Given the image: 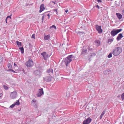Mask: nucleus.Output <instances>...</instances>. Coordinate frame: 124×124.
Segmentation results:
<instances>
[{
    "label": "nucleus",
    "mask_w": 124,
    "mask_h": 124,
    "mask_svg": "<svg viewBox=\"0 0 124 124\" xmlns=\"http://www.w3.org/2000/svg\"><path fill=\"white\" fill-rule=\"evenodd\" d=\"M122 48L120 47L115 48L112 51V54L115 56H117L119 55L122 52Z\"/></svg>",
    "instance_id": "nucleus-1"
},
{
    "label": "nucleus",
    "mask_w": 124,
    "mask_h": 124,
    "mask_svg": "<svg viewBox=\"0 0 124 124\" xmlns=\"http://www.w3.org/2000/svg\"><path fill=\"white\" fill-rule=\"evenodd\" d=\"M122 29H114L111 31L110 32L111 35L113 36H115L118 33L122 31Z\"/></svg>",
    "instance_id": "nucleus-2"
},
{
    "label": "nucleus",
    "mask_w": 124,
    "mask_h": 124,
    "mask_svg": "<svg viewBox=\"0 0 124 124\" xmlns=\"http://www.w3.org/2000/svg\"><path fill=\"white\" fill-rule=\"evenodd\" d=\"M33 64V61L31 60L30 59L25 63V65L27 67H32Z\"/></svg>",
    "instance_id": "nucleus-3"
},
{
    "label": "nucleus",
    "mask_w": 124,
    "mask_h": 124,
    "mask_svg": "<svg viewBox=\"0 0 124 124\" xmlns=\"http://www.w3.org/2000/svg\"><path fill=\"white\" fill-rule=\"evenodd\" d=\"M38 93L37 94V97H40L44 94V91L43 88H42L38 90Z\"/></svg>",
    "instance_id": "nucleus-4"
},
{
    "label": "nucleus",
    "mask_w": 124,
    "mask_h": 124,
    "mask_svg": "<svg viewBox=\"0 0 124 124\" xmlns=\"http://www.w3.org/2000/svg\"><path fill=\"white\" fill-rule=\"evenodd\" d=\"M17 93L16 91L12 92L10 94V97L11 98L15 99L16 98L17 96Z\"/></svg>",
    "instance_id": "nucleus-5"
},
{
    "label": "nucleus",
    "mask_w": 124,
    "mask_h": 124,
    "mask_svg": "<svg viewBox=\"0 0 124 124\" xmlns=\"http://www.w3.org/2000/svg\"><path fill=\"white\" fill-rule=\"evenodd\" d=\"M95 27L96 30L98 31L99 33H101L102 32V30L101 29V26L96 25Z\"/></svg>",
    "instance_id": "nucleus-6"
},
{
    "label": "nucleus",
    "mask_w": 124,
    "mask_h": 124,
    "mask_svg": "<svg viewBox=\"0 0 124 124\" xmlns=\"http://www.w3.org/2000/svg\"><path fill=\"white\" fill-rule=\"evenodd\" d=\"M31 104L32 106L34 107L37 108L38 103L35 100H33L31 101Z\"/></svg>",
    "instance_id": "nucleus-7"
},
{
    "label": "nucleus",
    "mask_w": 124,
    "mask_h": 124,
    "mask_svg": "<svg viewBox=\"0 0 124 124\" xmlns=\"http://www.w3.org/2000/svg\"><path fill=\"white\" fill-rule=\"evenodd\" d=\"M92 119L90 117H89L85 120L83 121L82 124H89L91 121Z\"/></svg>",
    "instance_id": "nucleus-8"
},
{
    "label": "nucleus",
    "mask_w": 124,
    "mask_h": 124,
    "mask_svg": "<svg viewBox=\"0 0 124 124\" xmlns=\"http://www.w3.org/2000/svg\"><path fill=\"white\" fill-rule=\"evenodd\" d=\"M51 79V77L50 76H47L44 78V80L47 82H49L50 81Z\"/></svg>",
    "instance_id": "nucleus-9"
},
{
    "label": "nucleus",
    "mask_w": 124,
    "mask_h": 124,
    "mask_svg": "<svg viewBox=\"0 0 124 124\" xmlns=\"http://www.w3.org/2000/svg\"><path fill=\"white\" fill-rule=\"evenodd\" d=\"M41 73L40 70H36L34 72V74L36 76H39L41 75Z\"/></svg>",
    "instance_id": "nucleus-10"
},
{
    "label": "nucleus",
    "mask_w": 124,
    "mask_h": 124,
    "mask_svg": "<svg viewBox=\"0 0 124 124\" xmlns=\"http://www.w3.org/2000/svg\"><path fill=\"white\" fill-rule=\"evenodd\" d=\"M39 8L40 10H39V12L41 13L45 9L44 4H41Z\"/></svg>",
    "instance_id": "nucleus-11"
},
{
    "label": "nucleus",
    "mask_w": 124,
    "mask_h": 124,
    "mask_svg": "<svg viewBox=\"0 0 124 124\" xmlns=\"http://www.w3.org/2000/svg\"><path fill=\"white\" fill-rule=\"evenodd\" d=\"M63 60L65 63L66 66H68V64L70 62H69V60L68 59L67 57L65 59H64Z\"/></svg>",
    "instance_id": "nucleus-12"
},
{
    "label": "nucleus",
    "mask_w": 124,
    "mask_h": 124,
    "mask_svg": "<svg viewBox=\"0 0 124 124\" xmlns=\"http://www.w3.org/2000/svg\"><path fill=\"white\" fill-rule=\"evenodd\" d=\"M123 37V36L122 35V34L121 33H120L117 36L116 39L117 41H119Z\"/></svg>",
    "instance_id": "nucleus-13"
},
{
    "label": "nucleus",
    "mask_w": 124,
    "mask_h": 124,
    "mask_svg": "<svg viewBox=\"0 0 124 124\" xmlns=\"http://www.w3.org/2000/svg\"><path fill=\"white\" fill-rule=\"evenodd\" d=\"M41 54L43 57L44 59L45 60H46V57L47 55V54H46V52H44L43 53H42Z\"/></svg>",
    "instance_id": "nucleus-14"
},
{
    "label": "nucleus",
    "mask_w": 124,
    "mask_h": 124,
    "mask_svg": "<svg viewBox=\"0 0 124 124\" xmlns=\"http://www.w3.org/2000/svg\"><path fill=\"white\" fill-rule=\"evenodd\" d=\"M74 57V56H73L72 55H71L69 56H68L67 57L69 60V62H71L72 60V58Z\"/></svg>",
    "instance_id": "nucleus-15"
},
{
    "label": "nucleus",
    "mask_w": 124,
    "mask_h": 124,
    "mask_svg": "<svg viewBox=\"0 0 124 124\" xmlns=\"http://www.w3.org/2000/svg\"><path fill=\"white\" fill-rule=\"evenodd\" d=\"M116 14L119 19H120L122 18V16L120 14L116 13Z\"/></svg>",
    "instance_id": "nucleus-16"
},
{
    "label": "nucleus",
    "mask_w": 124,
    "mask_h": 124,
    "mask_svg": "<svg viewBox=\"0 0 124 124\" xmlns=\"http://www.w3.org/2000/svg\"><path fill=\"white\" fill-rule=\"evenodd\" d=\"M46 72L48 73H52L53 72V70L52 69H50L47 70Z\"/></svg>",
    "instance_id": "nucleus-17"
},
{
    "label": "nucleus",
    "mask_w": 124,
    "mask_h": 124,
    "mask_svg": "<svg viewBox=\"0 0 124 124\" xmlns=\"http://www.w3.org/2000/svg\"><path fill=\"white\" fill-rule=\"evenodd\" d=\"M95 42L96 45L99 46L100 45V41L99 40H96L95 41Z\"/></svg>",
    "instance_id": "nucleus-18"
},
{
    "label": "nucleus",
    "mask_w": 124,
    "mask_h": 124,
    "mask_svg": "<svg viewBox=\"0 0 124 124\" xmlns=\"http://www.w3.org/2000/svg\"><path fill=\"white\" fill-rule=\"evenodd\" d=\"M19 49L20 50L22 53L23 54L24 53V48L23 46L19 47Z\"/></svg>",
    "instance_id": "nucleus-19"
},
{
    "label": "nucleus",
    "mask_w": 124,
    "mask_h": 124,
    "mask_svg": "<svg viewBox=\"0 0 124 124\" xmlns=\"http://www.w3.org/2000/svg\"><path fill=\"white\" fill-rule=\"evenodd\" d=\"M50 36L48 35L47 36H45L44 37V39L45 40H48L49 39Z\"/></svg>",
    "instance_id": "nucleus-20"
},
{
    "label": "nucleus",
    "mask_w": 124,
    "mask_h": 124,
    "mask_svg": "<svg viewBox=\"0 0 124 124\" xmlns=\"http://www.w3.org/2000/svg\"><path fill=\"white\" fill-rule=\"evenodd\" d=\"M54 2L52 1L50 3V5L51 7H54Z\"/></svg>",
    "instance_id": "nucleus-21"
},
{
    "label": "nucleus",
    "mask_w": 124,
    "mask_h": 124,
    "mask_svg": "<svg viewBox=\"0 0 124 124\" xmlns=\"http://www.w3.org/2000/svg\"><path fill=\"white\" fill-rule=\"evenodd\" d=\"M16 44L17 45L19 46H21L22 45L21 43V42H19L18 41H16Z\"/></svg>",
    "instance_id": "nucleus-22"
},
{
    "label": "nucleus",
    "mask_w": 124,
    "mask_h": 124,
    "mask_svg": "<svg viewBox=\"0 0 124 124\" xmlns=\"http://www.w3.org/2000/svg\"><path fill=\"white\" fill-rule=\"evenodd\" d=\"M16 105H18L20 104V103L19 102V100H17L16 101V102L14 103Z\"/></svg>",
    "instance_id": "nucleus-23"
},
{
    "label": "nucleus",
    "mask_w": 124,
    "mask_h": 124,
    "mask_svg": "<svg viewBox=\"0 0 124 124\" xmlns=\"http://www.w3.org/2000/svg\"><path fill=\"white\" fill-rule=\"evenodd\" d=\"M87 51V50L86 49H83L82 53V54H85L86 53Z\"/></svg>",
    "instance_id": "nucleus-24"
},
{
    "label": "nucleus",
    "mask_w": 124,
    "mask_h": 124,
    "mask_svg": "<svg viewBox=\"0 0 124 124\" xmlns=\"http://www.w3.org/2000/svg\"><path fill=\"white\" fill-rule=\"evenodd\" d=\"M112 52L110 53L108 55V58L111 57L112 56Z\"/></svg>",
    "instance_id": "nucleus-25"
},
{
    "label": "nucleus",
    "mask_w": 124,
    "mask_h": 124,
    "mask_svg": "<svg viewBox=\"0 0 124 124\" xmlns=\"http://www.w3.org/2000/svg\"><path fill=\"white\" fill-rule=\"evenodd\" d=\"M8 66L9 69H11L12 67V66L10 63H9L8 64Z\"/></svg>",
    "instance_id": "nucleus-26"
},
{
    "label": "nucleus",
    "mask_w": 124,
    "mask_h": 124,
    "mask_svg": "<svg viewBox=\"0 0 124 124\" xmlns=\"http://www.w3.org/2000/svg\"><path fill=\"white\" fill-rule=\"evenodd\" d=\"M45 13H44L43 14H42V15H43V16H42V23L43 22V20H44V15H45Z\"/></svg>",
    "instance_id": "nucleus-27"
},
{
    "label": "nucleus",
    "mask_w": 124,
    "mask_h": 124,
    "mask_svg": "<svg viewBox=\"0 0 124 124\" xmlns=\"http://www.w3.org/2000/svg\"><path fill=\"white\" fill-rule=\"evenodd\" d=\"M3 87L6 90H7L8 89V87L4 85Z\"/></svg>",
    "instance_id": "nucleus-28"
},
{
    "label": "nucleus",
    "mask_w": 124,
    "mask_h": 124,
    "mask_svg": "<svg viewBox=\"0 0 124 124\" xmlns=\"http://www.w3.org/2000/svg\"><path fill=\"white\" fill-rule=\"evenodd\" d=\"M3 61V57L0 55V62H2Z\"/></svg>",
    "instance_id": "nucleus-29"
},
{
    "label": "nucleus",
    "mask_w": 124,
    "mask_h": 124,
    "mask_svg": "<svg viewBox=\"0 0 124 124\" xmlns=\"http://www.w3.org/2000/svg\"><path fill=\"white\" fill-rule=\"evenodd\" d=\"M121 98L122 100L124 99V93H123L121 95Z\"/></svg>",
    "instance_id": "nucleus-30"
},
{
    "label": "nucleus",
    "mask_w": 124,
    "mask_h": 124,
    "mask_svg": "<svg viewBox=\"0 0 124 124\" xmlns=\"http://www.w3.org/2000/svg\"><path fill=\"white\" fill-rule=\"evenodd\" d=\"M15 106V104H12L11 105L10 107L11 108H13Z\"/></svg>",
    "instance_id": "nucleus-31"
},
{
    "label": "nucleus",
    "mask_w": 124,
    "mask_h": 124,
    "mask_svg": "<svg viewBox=\"0 0 124 124\" xmlns=\"http://www.w3.org/2000/svg\"><path fill=\"white\" fill-rule=\"evenodd\" d=\"M105 111L106 110H104L102 112L101 115L103 116L104 114H105Z\"/></svg>",
    "instance_id": "nucleus-32"
},
{
    "label": "nucleus",
    "mask_w": 124,
    "mask_h": 124,
    "mask_svg": "<svg viewBox=\"0 0 124 124\" xmlns=\"http://www.w3.org/2000/svg\"><path fill=\"white\" fill-rule=\"evenodd\" d=\"M12 15H11L10 16H8L6 18L8 19V18H9L10 19H11V16Z\"/></svg>",
    "instance_id": "nucleus-33"
},
{
    "label": "nucleus",
    "mask_w": 124,
    "mask_h": 124,
    "mask_svg": "<svg viewBox=\"0 0 124 124\" xmlns=\"http://www.w3.org/2000/svg\"><path fill=\"white\" fill-rule=\"evenodd\" d=\"M8 70L10 71H11L13 73L15 72L13 70L11 69H10Z\"/></svg>",
    "instance_id": "nucleus-34"
},
{
    "label": "nucleus",
    "mask_w": 124,
    "mask_h": 124,
    "mask_svg": "<svg viewBox=\"0 0 124 124\" xmlns=\"http://www.w3.org/2000/svg\"><path fill=\"white\" fill-rule=\"evenodd\" d=\"M108 41L109 42H112L113 41V40L112 39H108Z\"/></svg>",
    "instance_id": "nucleus-35"
},
{
    "label": "nucleus",
    "mask_w": 124,
    "mask_h": 124,
    "mask_svg": "<svg viewBox=\"0 0 124 124\" xmlns=\"http://www.w3.org/2000/svg\"><path fill=\"white\" fill-rule=\"evenodd\" d=\"M22 71H23V72L24 74H26V73L25 71L23 69H22Z\"/></svg>",
    "instance_id": "nucleus-36"
},
{
    "label": "nucleus",
    "mask_w": 124,
    "mask_h": 124,
    "mask_svg": "<svg viewBox=\"0 0 124 124\" xmlns=\"http://www.w3.org/2000/svg\"><path fill=\"white\" fill-rule=\"evenodd\" d=\"M95 54L94 53H92L91 54V56H95Z\"/></svg>",
    "instance_id": "nucleus-37"
},
{
    "label": "nucleus",
    "mask_w": 124,
    "mask_h": 124,
    "mask_svg": "<svg viewBox=\"0 0 124 124\" xmlns=\"http://www.w3.org/2000/svg\"><path fill=\"white\" fill-rule=\"evenodd\" d=\"M35 34H33V35H32V36L31 38L34 39H35Z\"/></svg>",
    "instance_id": "nucleus-38"
},
{
    "label": "nucleus",
    "mask_w": 124,
    "mask_h": 124,
    "mask_svg": "<svg viewBox=\"0 0 124 124\" xmlns=\"http://www.w3.org/2000/svg\"><path fill=\"white\" fill-rule=\"evenodd\" d=\"M54 11L55 12H56V14H57V9H55Z\"/></svg>",
    "instance_id": "nucleus-39"
},
{
    "label": "nucleus",
    "mask_w": 124,
    "mask_h": 124,
    "mask_svg": "<svg viewBox=\"0 0 124 124\" xmlns=\"http://www.w3.org/2000/svg\"><path fill=\"white\" fill-rule=\"evenodd\" d=\"M110 71L109 70H106L104 72V73H105V72H109Z\"/></svg>",
    "instance_id": "nucleus-40"
},
{
    "label": "nucleus",
    "mask_w": 124,
    "mask_h": 124,
    "mask_svg": "<svg viewBox=\"0 0 124 124\" xmlns=\"http://www.w3.org/2000/svg\"><path fill=\"white\" fill-rule=\"evenodd\" d=\"M29 5V4L28 3H26L25 4V6H28Z\"/></svg>",
    "instance_id": "nucleus-41"
},
{
    "label": "nucleus",
    "mask_w": 124,
    "mask_h": 124,
    "mask_svg": "<svg viewBox=\"0 0 124 124\" xmlns=\"http://www.w3.org/2000/svg\"><path fill=\"white\" fill-rule=\"evenodd\" d=\"M52 28H54V25H53L52 26H50V29H51Z\"/></svg>",
    "instance_id": "nucleus-42"
},
{
    "label": "nucleus",
    "mask_w": 124,
    "mask_h": 124,
    "mask_svg": "<svg viewBox=\"0 0 124 124\" xmlns=\"http://www.w3.org/2000/svg\"><path fill=\"white\" fill-rule=\"evenodd\" d=\"M59 43L57 42V43H56V46H58V45L60 46V44H59Z\"/></svg>",
    "instance_id": "nucleus-43"
},
{
    "label": "nucleus",
    "mask_w": 124,
    "mask_h": 124,
    "mask_svg": "<svg viewBox=\"0 0 124 124\" xmlns=\"http://www.w3.org/2000/svg\"><path fill=\"white\" fill-rule=\"evenodd\" d=\"M103 116V115H101L100 116V119H102V116Z\"/></svg>",
    "instance_id": "nucleus-44"
},
{
    "label": "nucleus",
    "mask_w": 124,
    "mask_h": 124,
    "mask_svg": "<svg viewBox=\"0 0 124 124\" xmlns=\"http://www.w3.org/2000/svg\"><path fill=\"white\" fill-rule=\"evenodd\" d=\"M98 2H101L102 1L101 0H97Z\"/></svg>",
    "instance_id": "nucleus-45"
},
{
    "label": "nucleus",
    "mask_w": 124,
    "mask_h": 124,
    "mask_svg": "<svg viewBox=\"0 0 124 124\" xmlns=\"http://www.w3.org/2000/svg\"><path fill=\"white\" fill-rule=\"evenodd\" d=\"M96 7L98 9L100 7L98 6V5H97L96 6Z\"/></svg>",
    "instance_id": "nucleus-46"
},
{
    "label": "nucleus",
    "mask_w": 124,
    "mask_h": 124,
    "mask_svg": "<svg viewBox=\"0 0 124 124\" xmlns=\"http://www.w3.org/2000/svg\"><path fill=\"white\" fill-rule=\"evenodd\" d=\"M65 12L66 13H67L68 12V10H65Z\"/></svg>",
    "instance_id": "nucleus-47"
},
{
    "label": "nucleus",
    "mask_w": 124,
    "mask_h": 124,
    "mask_svg": "<svg viewBox=\"0 0 124 124\" xmlns=\"http://www.w3.org/2000/svg\"><path fill=\"white\" fill-rule=\"evenodd\" d=\"M8 19H7V18H6V20H5V21H6V23H7V20Z\"/></svg>",
    "instance_id": "nucleus-48"
},
{
    "label": "nucleus",
    "mask_w": 124,
    "mask_h": 124,
    "mask_svg": "<svg viewBox=\"0 0 124 124\" xmlns=\"http://www.w3.org/2000/svg\"><path fill=\"white\" fill-rule=\"evenodd\" d=\"M14 65L15 66H16V64H15V63H14Z\"/></svg>",
    "instance_id": "nucleus-49"
},
{
    "label": "nucleus",
    "mask_w": 124,
    "mask_h": 124,
    "mask_svg": "<svg viewBox=\"0 0 124 124\" xmlns=\"http://www.w3.org/2000/svg\"><path fill=\"white\" fill-rule=\"evenodd\" d=\"M122 13H124V10H123L122 11Z\"/></svg>",
    "instance_id": "nucleus-50"
},
{
    "label": "nucleus",
    "mask_w": 124,
    "mask_h": 124,
    "mask_svg": "<svg viewBox=\"0 0 124 124\" xmlns=\"http://www.w3.org/2000/svg\"><path fill=\"white\" fill-rule=\"evenodd\" d=\"M32 122V120H31V121H30V124H31V123Z\"/></svg>",
    "instance_id": "nucleus-51"
},
{
    "label": "nucleus",
    "mask_w": 124,
    "mask_h": 124,
    "mask_svg": "<svg viewBox=\"0 0 124 124\" xmlns=\"http://www.w3.org/2000/svg\"><path fill=\"white\" fill-rule=\"evenodd\" d=\"M56 29V27L55 26V29Z\"/></svg>",
    "instance_id": "nucleus-52"
},
{
    "label": "nucleus",
    "mask_w": 124,
    "mask_h": 124,
    "mask_svg": "<svg viewBox=\"0 0 124 124\" xmlns=\"http://www.w3.org/2000/svg\"><path fill=\"white\" fill-rule=\"evenodd\" d=\"M47 16H49V14H47Z\"/></svg>",
    "instance_id": "nucleus-53"
},
{
    "label": "nucleus",
    "mask_w": 124,
    "mask_h": 124,
    "mask_svg": "<svg viewBox=\"0 0 124 124\" xmlns=\"http://www.w3.org/2000/svg\"><path fill=\"white\" fill-rule=\"evenodd\" d=\"M1 94H0V97L1 96Z\"/></svg>",
    "instance_id": "nucleus-54"
},
{
    "label": "nucleus",
    "mask_w": 124,
    "mask_h": 124,
    "mask_svg": "<svg viewBox=\"0 0 124 124\" xmlns=\"http://www.w3.org/2000/svg\"><path fill=\"white\" fill-rule=\"evenodd\" d=\"M58 72V71H57V72L56 71V72H55V74H56V73H57V72Z\"/></svg>",
    "instance_id": "nucleus-55"
},
{
    "label": "nucleus",
    "mask_w": 124,
    "mask_h": 124,
    "mask_svg": "<svg viewBox=\"0 0 124 124\" xmlns=\"http://www.w3.org/2000/svg\"><path fill=\"white\" fill-rule=\"evenodd\" d=\"M39 67H40V68H42V67H41V66H39Z\"/></svg>",
    "instance_id": "nucleus-56"
},
{
    "label": "nucleus",
    "mask_w": 124,
    "mask_h": 124,
    "mask_svg": "<svg viewBox=\"0 0 124 124\" xmlns=\"http://www.w3.org/2000/svg\"><path fill=\"white\" fill-rule=\"evenodd\" d=\"M32 124H34V122H33V123H32Z\"/></svg>",
    "instance_id": "nucleus-57"
}]
</instances>
